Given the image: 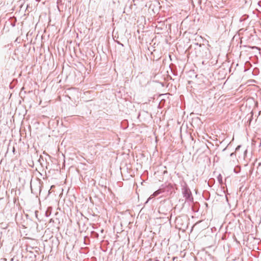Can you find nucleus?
I'll use <instances>...</instances> for the list:
<instances>
[{
	"label": "nucleus",
	"mask_w": 261,
	"mask_h": 261,
	"mask_svg": "<svg viewBox=\"0 0 261 261\" xmlns=\"http://www.w3.org/2000/svg\"><path fill=\"white\" fill-rule=\"evenodd\" d=\"M184 197L185 198L186 200L191 201L193 200L191 192L189 189L185 188L182 191Z\"/></svg>",
	"instance_id": "obj_1"
},
{
	"label": "nucleus",
	"mask_w": 261,
	"mask_h": 261,
	"mask_svg": "<svg viewBox=\"0 0 261 261\" xmlns=\"http://www.w3.org/2000/svg\"><path fill=\"white\" fill-rule=\"evenodd\" d=\"M161 193V191L160 190H158L156 191H155L148 199L146 202H148L150 199L151 198H153V197L158 196L159 194H160Z\"/></svg>",
	"instance_id": "obj_2"
},
{
	"label": "nucleus",
	"mask_w": 261,
	"mask_h": 261,
	"mask_svg": "<svg viewBox=\"0 0 261 261\" xmlns=\"http://www.w3.org/2000/svg\"><path fill=\"white\" fill-rule=\"evenodd\" d=\"M218 179L219 182L221 183L222 182V177H221V175H219V176L218 177Z\"/></svg>",
	"instance_id": "obj_3"
},
{
	"label": "nucleus",
	"mask_w": 261,
	"mask_h": 261,
	"mask_svg": "<svg viewBox=\"0 0 261 261\" xmlns=\"http://www.w3.org/2000/svg\"><path fill=\"white\" fill-rule=\"evenodd\" d=\"M241 147L240 145L238 146L237 148H236V150H238V149H240V147Z\"/></svg>",
	"instance_id": "obj_4"
},
{
	"label": "nucleus",
	"mask_w": 261,
	"mask_h": 261,
	"mask_svg": "<svg viewBox=\"0 0 261 261\" xmlns=\"http://www.w3.org/2000/svg\"><path fill=\"white\" fill-rule=\"evenodd\" d=\"M155 261H159V260H156Z\"/></svg>",
	"instance_id": "obj_5"
}]
</instances>
